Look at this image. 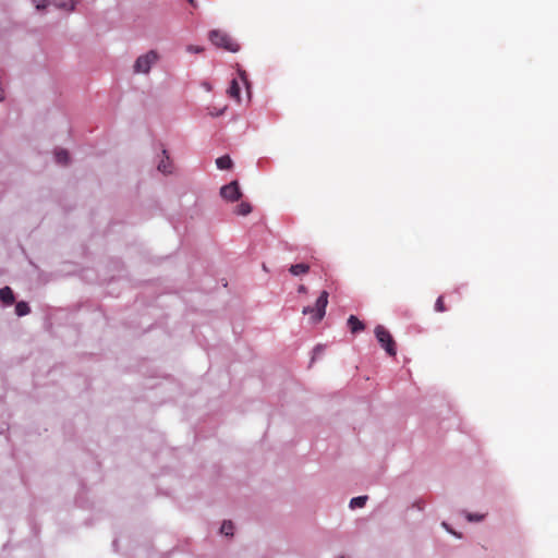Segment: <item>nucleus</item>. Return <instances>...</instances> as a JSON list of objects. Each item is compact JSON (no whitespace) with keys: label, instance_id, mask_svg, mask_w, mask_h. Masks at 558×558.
Listing matches in <instances>:
<instances>
[{"label":"nucleus","instance_id":"1","mask_svg":"<svg viewBox=\"0 0 558 558\" xmlns=\"http://www.w3.org/2000/svg\"><path fill=\"white\" fill-rule=\"evenodd\" d=\"M328 292L323 291L318 299L315 302L314 306H305L302 311L303 315H311V322L313 324L319 323L325 314H326V307L328 304Z\"/></svg>","mask_w":558,"mask_h":558},{"label":"nucleus","instance_id":"2","mask_svg":"<svg viewBox=\"0 0 558 558\" xmlns=\"http://www.w3.org/2000/svg\"><path fill=\"white\" fill-rule=\"evenodd\" d=\"M209 40L217 47L223 48L231 52H236L240 49L238 43H235L227 33L214 29L209 33Z\"/></svg>","mask_w":558,"mask_h":558},{"label":"nucleus","instance_id":"3","mask_svg":"<svg viewBox=\"0 0 558 558\" xmlns=\"http://www.w3.org/2000/svg\"><path fill=\"white\" fill-rule=\"evenodd\" d=\"M375 336L380 345L386 350L390 356L397 354L396 342L391 333L381 325L375 327Z\"/></svg>","mask_w":558,"mask_h":558},{"label":"nucleus","instance_id":"4","mask_svg":"<svg viewBox=\"0 0 558 558\" xmlns=\"http://www.w3.org/2000/svg\"><path fill=\"white\" fill-rule=\"evenodd\" d=\"M158 58L159 56L155 50H150L147 53L140 56L133 65L134 73L147 74L150 71L151 65L157 62Z\"/></svg>","mask_w":558,"mask_h":558},{"label":"nucleus","instance_id":"5","mask_svg":"<svg viewBox=\"0 0 558 558\" xmlns=\"http://www.w3.org/2000/svg\"><path fill=\"white\" fill-rule=\"evenodd\" d=\"M220 195L228 202H235L240 199L242 193L240 191L239 183L236 181H232L231 183L223 185L220 190Z\"/></svg>","mask_w":558,"mask_h":558},{"label":"nucleus","instance_id":"6","mask_svg":"<svg viewBox=\"0 0 558 558\" xmlns=\"http://www.w3.org/2000/svg\"><path fill=\"white\" fill-rule=\"evenodd\" d=\"M240 92H241L240 84L236 78H233L230 83L229 88L227 89V94L230 98H233L234 100L240 102V99H241Z\"/></svg>","mask_w":558,"mask_h":558},{"label":"nucleus","instance_id":"7","mask_svg":"<svg viewBox=\"0 0 558 558\" xmlns=\"http://www.w3.org/2000/svg\"><path fill=\"white\" fill-rule=\"evenodd\" d=\"M348 326L352 333H356L365 329V325L354 315H351L348 318Z\"/></svg>","mask_w":558,"mask_h":558},{"label":"nucleus","instance_id":"8","mask_svg":"<svg viewBox=\"0 0 558 558\" xmlns=\"http://www.w3.org/2000/svg\"><path fill=\"white\" fill-rule=\"evenodd\" d=\"M0 300L7 305H11L14 303L15 299L11 288L4 287L0 289Z\"/></svg>","mask_w":558,"mask_h":558},{"label":"nucleus","instance_id":"9","mask_svg":"<svg viewBox=\"0 0 558 558\" xmlns=\"http://www.w3.org/2000/svg\"><path fill=\"white\" fill-rule=\"evenodd\" d=\"M310 270V266L307 264H295V265H292L289 269V271L293 275V276H300V275H304V274H307Z\"/></svg>","mask_w":558,"mask_h":558},{"label":"nucleus","instance_id":"10","mask_svg":"<svg viewBox=\"0 0 558 558\" xmlns=\"http://www.w3.org/2000/svg\"><path fill=\"white\" fill-rule=\"evenodd\" d=\"M252 211V206L250 205V203L247 202H242L241 204H239L235 209H234V213L239 216H246L248 215Z\"/></svg>","mask_w":558,"mask_h":558},{"label":"nucleus","instance_id":"11","mask_svg":"<svg viewBox=\"0 0 558 558\" xmlns=\"http://www.w3.org/2000/svg\"><path fill=\"white\" fill-rule=\"evenodd\" d=\"M216 165L219 169L226 170L230 169L232 166V160L229 156H221L216 160Z\"/></svg>","mask_w":558,"mask_h":558},{"label":"nucleus","instance_id":"12","mask_svg":"<svg viewBox=\"0 0 558 558\" xmlns=\"http://www.w3.org/2000/svg\"><path fill=\"white\" fill-rule=\"evenodd\" d=\"M31 312L28 304L24 301L17 302L15 305V313L17 316H25Z\"/></svg>","mask_w":558,"mask_h":558},{"label":"nucleus","instance_id":"13","mask_svg":"<svg viewBox=\"0 0 558 558\" xmlns=\"http://www.w3.org/2000/svg\"><path fill=\"white\" fill-rule=\"evenodd\" d=\"M366 500H367V496L354 497L350 501V508H352V509L362 508L365 506Z\"/></svg>","mask_w":558,"mask_h":558},{"label":"nucleus","instance_id":"14","mask_svg":"<svg viewBox=\"0 0 558 558\" xmlns=\"http://www.w3.org/2000/svg\"><path fill=\"white\" fill-rule=\"evenodd\" d=\"M69 153L64 149L58 150L56 153V161L60 165H66L69 162Z\"/></svg>","mask_w":558,"mask_h":558},{"label":"nucleus","instance_id":"15","mask_svg":"<svg viewBox=\"0 0 558 558\" xmlns=\"http://www.w3.org/2000/svg\"><path fill=\"white\" fill-rule=\"evenodd\" d=\"M233 529H234V526L231 521H223L220 532H221V534L229 536V535H233Z\"/></svg>","mask_w":558,"mask_h":558},{"label":"nucleus","instance_id":"16","mask_svg":"<svg viewBox=\"0 0 558 558\" xmlns=\"http://www.w3.org/2000/svg\"><path fill=\"white\" fill-rule=\"evenodd\" d=\"M435 311H436V312H439V313H442V312L447 311L446 305H445V302H444V298H442V296H439V298L436 300V303H435Z\"/></svg>","mask_w":558,"mask_h":558},{"label":"nucleus","instance_id":"17","mask_svg":"<svg viewBox=\"0 0 558 558\" xmlns=\"http://www.w3.org/2000/svg\"><path fill=\"white\" fill-rule=\"evenodd\" d=\"M166 159H169V158L166 157ZM158 170L163 173H169L171 170L169 168L168 160H161L158 165Z\"/></svg>","mask_w":558,"mask_h":558},{"label":"nucleus","instance_id":"18","mask_svg":"<svg viewBox=\"0 0 558 558\" xmlns=\"http://www.w3.org/2000/svg\"><path fill=\"white\" fill-rule=\"evenodd\" d=\"M76 0H70V5L68 7L65 3L58 4L59 8L66 9L69 11H73L76 4Z\"/></svg>","mask_w":558,"mask_h":558},{"label":"nucleus","instance_id":"19","mask_svg":"<svg viewBox=\"0 0 558 558\" xmlns=\"http://www.w3.org/2000/svg\"><path fill=\"white\" fill-rule=\"evenodd\" d=\"M186 50L189 52H193V53H201L204 51V48L203 47H199V46H193V45H190L187 46Z\"/></svg>","mask_w":558,"mask_h":558},{"label":"nucleus","instance_id":"20","mask_svg":"<svg viewBox=\"0 0 558 558\" xmlns=\"http://www.w3.org/2000/svg\"><path fill=\"white\" fill-rule=\"evenodd\" d=\"M33 3L36 5L38 10L45 9L47 7L46 0H33Z\"/></svg>","mask_w":558,"mask_h":558},{"label":"nucleus","instance_id":"21","mask_svg":"<svg viewBox=\"0 0 558 558\" xmlns=\"http://www.w3.org/2000/svg\"><path fill=\"white\" fill-rule=\"evenodd\" d=\"M226 108L227 107L225 106L223 108L219 109L217 112H214L213 110H210L209 114L214 116V117H218V116H220V114H222L225 112Z\"/></svg>","mask_w":558,"mask_h":558},{"label":"nucleus","instance_id":"22","mask_svg":"<svg viewBox=\"0 0 558 558\" xmlns=\"http://www.w3.org/2000/svg\"><path fill=\"white\" fill-rule=\"evenodd\" d=\"M483 519V515H474V514H469L468 515V520L469 521H480Z\"/></svg>","mask_w":558,"mask_h":558},{"label":"nucleus","instance_id":"23","mask_svg":"<svg viewBox=\"0 0 558 558\" xmlns=\"http://www.w3.org/2000/svg\"><path fill=\"white\" fill-rule=\"evenodd\" d=\"M307 290H306V287L305 286H300L299 287V292L300 293H305Z\"/></svg>","mask_w":558,"mask_h":558},{"label":"nucleus","instance_id":"24","mask_svg":"<svg viewBox=\"0 0 558 558\" xmlns=\"http://www.w3.org/2000/svg\"><path fill=\"white\" fill-rule=\"evenodd\" d=\"M4 99V90L3 88L0 86V101Z\"/></svg>","mask_w":558,"mask_h":558},{"label":"nucleus","instance_id":"25","mask_svg":"<svg viewBox=\"0 0 558 558\" xmlns=\"http://www.w3.org/2000/svg\"><path fill=\"white\" fill-rule=\"evenodd\" d=\"M241 80L244 82V84H247L244 72L240 73Z\"/></svg>","mask_w":558,"mask_h":558},{"label":"nucleus","instance_id":"26","mask_svg":"<svg viewBox=\"0 0 558 558\" xmlns=\"http://www.w3.org/2000/svg\"><path fill=\"white\" fill-rule=\"evenodd\" d=\"M442 526H445L449 532H451V531L448 529V526H447V524H446V523H442Z\"/></svg>","mask_w":558,"mask_h":558},{"label":"nucleus","instance_id":"27","mask_svg":"<svg viewBox=\"0 0 558 558\" xmlns=\"http://www.w3.org/2000/svg\"><path fill=\"white\" fill-rule=\"evenodd\" d=\"M192 5H195L194 4V0H187Z\"/></svg>","mask_w":558,"mask_h":558}]
</instances>
